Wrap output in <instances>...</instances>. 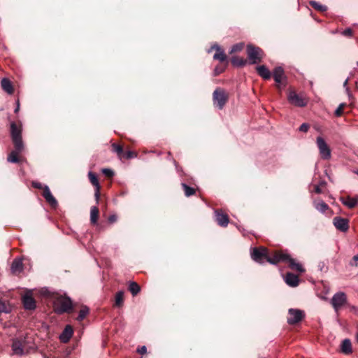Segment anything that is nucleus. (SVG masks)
Segmentation results:
<instances>
[{
  "instance_id": "nucleus-22",
  "label": "nucleus",
  "mask_w": 358,
  "mask_h": 358,
  "mask_svg": "<svg viewBox=\"0 0 358 358\" xmlns=\"http://www.w3.org/2000/svg\"><path fill=\"white\" fill-rule=\"evenodd\" d=\"M285 280L288 285L293 287H296L299 282L298 275L292 273H287L286 274Z\"/></svg>"
},
{
  "instance_id": "nucleus-43",
  "label": "nucleus",
  "mask_w": 358,
  "mask_h": 358,
  "mask_svg": "<svg viewBox=\"0 0 358 358\" xmlns=\"http://www.w3.org/2000/svg\"><path fill=\"white\" fill-rule=\"evenodd\" d=\"M32 187L36 189H42V190H43V188L44 187V186L41 182H36V181L32 182Z\"/></svg>"
},
{
  "instance_id": "nucleus-7",
  "label": "nucleus",
  "mask_w": 358,
  "mask_h": 358,
  "mask_svg": "<svg viewBox=\"0 0 358 358\" xmlns=\"http://www.w3.org/2000/svg\"><path fill=\"white\" fill-rule=\"evenodd\" d=\"M287 100L292 105L297 107H304L308 101L303 94H296L294 91H290L287 95Z\"/></svg>"
},
{
  "instance_id": "nucleus-8",
  "label": "nucleus",
  "mask_w": 358,
  "mask_h": 358,
  "mask_svg": "<svg viewBox=\"0 0 358 358\" xmlns=\"http://www.w3.org/2000/svg\"><path fill=\"white\" fill-rule=\"evenodd\" d=\"M346 303L347 296L343 292L336 293L331 300V303L336 312H338Z\"/></svg>"
},
{
  "instance_id": "nucleus-38",
  "label": "nucleus",
  "mask_w": 358,
  "mask_h": 358,
  "mask_svg": "<svg viewBox=\"0 0 358 358\" xmlns=\"http://www.w3.org/2000/svg\"><path fill=\"white\" fill-rule=\"evenodd\" d=\"M135 157H136V152H134L133 151H124L122 159H129L134 158Z\"/></svg>"
},
{
  "instance_id": "nucleus-49",
  "label": "nucleus",
  "mask_w": 358,
  "mask_h": 358,
  "mask_svg": "<svg viewBox=\"0 0 358 358\" xmlns=\"http://www.w3.org/2000/svg\"><path fill=\"white\" fill-rule=\"evenodd\" d=\"M315 192L317 194H320L322 192V189H320V187L318 185H316L315 187Z\"/></svg>"
},
{
  "instance_id": "nucleus-15",
  "label": "nucleus",
  "mask_w": 358,
  "mask_h": 358,
  "mask_svg": "<svg viewBox=\"0 0 358 358\" xmlns=\"http://www.w3.org/2000/svg\"><path fill=\"white\" fill-rule=\"evenodd\" d=\"M284 74V70L280 66L276 67L273 70V78L277 84L276 86L278 89L280 90H281L284 87V85H282Z\"/></svg>"
},
{
  "instance_id": "nucleus-14",
  "label": "nucleus",
  "mask_w": 358,
  "mask_h": 358,
  "mask_svg": "<svg viewBox=\"0 0 358 358\" xmlns=\"http://www.w3.org/2000/svg\"><path fill=\"white\" fill-rule=\"evenodd\" d=\"M215 220L218 225L222 227H226L229 222V219L227 214L223 213L222 210H215Z\"/></svg>"
},
{
  "instance_id": "nucleus-55",
  "label": "nucleus",
  "mask_w": 358,
  "mask_h": 358,
  "mask_svg": "<svg viewBox=\"0 0 358 358\" xmlns=\"http://www.w3.org/2000/svg\"><path fill=\"white\" fill-rule=\"evenodd\" d=\"M357 64L358 65V62H357Z\"/></svg>"
},
{
  "instance_id": "nucleus-27",
  "label": "nucleus",
  "mask_w": 358,
  "mask_h": 358,
  "mask_svg": "<svg viewBox=\"0 0 358 358\" xmlns=\"http://www.w3.org/2000/svg\"><path fill=\"white\" fill-rule=\"evenodd\" d=\"M23 269V264L22 260L15 259L11 264V271L13 273H20Z\"/></svg>"
},
{
  "instance_id": "nucleus-34",
  "label": "nucleus",
  "mask_w": 358,
  "mask_h": 358,
  "mask_svg": "<svg viewBox=\"0 0 358 358\" xmlns=\"http://www.w3.org/2000/svg\"><path fill=\"white\" fill-rule=\"evenodd\" d=\"M128 289L134 296L136 295L141 290L140 286L136 282H131Z\"/></svg>"
},
{
  "instance_id": "nucleus-4",
  "label": "nucleus",
  "mask_w": 358,
  "mask_h": 358,
  "mask_svg": "<svg viewBox=\"0 0 358 358\" xmlns=\"http://www.w3.org/2000/svg\"><path fill=\"white\" fill-rule=\"evenodd\" d=\"M55 310L58 314L70 313L72 310V301L68 298H58L54 303Z\"/></svg>"
},
{
  "instance_id": "nucleus-46",
  "label": "nucleus",
  "mask_w": 358,
  "mask_h": 358,
  "mask_svg": "<svg viewBox=\"0 0 358 358\" xmlns=\"http://www.w3.org/2000/svg\"><path fill=\"white\" fill-rule=\"evenodd\" d=\"M117 217L116 215H111L109 216L108 220L110 223H114L117 221Z\"/></svg>"
},
{
  "instance_id": "nucleus-44",
  "label": "nucleus",
  "mask_w": 358,
  "mask_h": 358,
  "mask_svg": "<svg viewBox=\"0 0 358 358\" xmlns=\"http://www.w3.org/2000/svg\"><path fill=\"white\" fill-rule=\"evenodd\" d=\"M358 262V255H356L353 257L352 260L350 262V264L352 266H357Z\"/></svg>"
},
{
  "instance_id": "nucleus-18",
  "label": "nucleus",
  "mask_w": 358,
  "mask_h": 358,
  "mask_svg": "<svg viewBox=\"0 0 358 358\" xmlns=\"http://www.w3.org/2000/svg\"><path fill=\"white\" fill-rule=\"evenodd\" d=\"M25 342L22 340L15 339L13 341L12 350L13 353L17 355H22L24 354V348Z\"/></svg>"
},
{
  "instance_id": "nucleus-30",
  "label": "nucleus",
  "mask_w": 358,
  "mask_h": 358,
  "mask_svg": "<svg viewBox=\"0 0 358 358\" xmlns=\"http://www.w3.org/2000/svg\"><path fill=\"white\" fill-rule=\"evenodd\" d=\"M315 208L320 212L324 213L329 210V206L323 201H320L314 203Z\"/></svg>"
},
{
  "instance_id": "nucleus-47",
  "label": "nucleus",
  "mask_w": 358,
  "mask_h": 358,
  "mask_svg": "<svg viewBox=\"0 0 358 358\" xmlns=\"http://www.w3.org/2000/svg\"><path fill=\"white\" fill-rule=\"evenodd\" d=\"M147 351L145 346H142L139 348H138L137 352L141 355L145 354Z\"/></svg>"
},
{
  "instance_id": "nucleus-32",
  "label": "nucleus",
  "mask_w": 358,
  "mask_h": 358,
  "mask_svg": "<svg viewBox=\"0 0 358 358\" xmlns=\"http://www.w3.org/2000/svg\"><path fill=\"white\" fill-rule=\"evenodd\" d=\"M89 312H90L89 308L87 307L86 306H83L81 309L79 311V315H78V317L76 318V320L79 322L83 321L86 317V316L89 314Z\"/></svg>"
},
{
  "instance_id": "nucleus-12",
  "label": "nucleus",
  "mask_w": 358,
  "mask_h": 358,
  "mask_svg": "<svg viewBox=\"0 0 358 358\" xmlns=\"http://www.w3.org/2000/svg\"><path fill=\"white\" fill-rule=\"evenodd\" d=\"M333 224L338 230L342 232H346L349 229V220L346 218L335 217Z\"/></svg>"
},
{
  "instance_id": "nucleus-11",
  "label": "nucleus",
  "mask_w": 358,
  "mask_h": 358,
  "mask_svg": "<svg viewBox=\"0 0 358 358\" xmlns=\"http://www.w3.org/2000/svg\"><path fill=\"white\" fill-rule=\"evenodd\" d=\"M22 303L26 310H34L36 308V301L30 292L22 296Z\"/></svg>"
},
{
  "instance_id": "nucleus-17",
  "label": "nucleus",
  "mask_w": 358,
  "mask_h": 358,
  "mask_svg": "<svg viewBox=\"0 0 358 358\" xmlns=\"http://www.w3.org/2000/svg\"><path fill=\"white\" fill-rule=\"evenodd\" d=\"M215 50L216 52L213 56V59L215 60H218L220 62H224L227 61V55L224 53V50L217 45L214 44L211 46L210 50H208V52H210V50Z\"/></svg>"
},
{
  "instance_id": "nucleus-24",
  "label": "nucleus",
  "mask_w": 358,
  "mask_h": 358,
  "mask_svg": "<svg viewBox=\"0 0 358 358\" xmlns=\"http://www.w3.org/2000/svg\"><path fill=\"white\" fill-rule=\"evenodd\" d=\"M256 71H257L258 75L265 80H268L271 76V73L270 71L264 65H261V66H257Z\"/></svg>"
},
{
  "instance_id": "nucleus-6",
  "label": "nucleus",
  "mask_w": 358,
  "mask_h": 358,
  "mask_svg": "<svg viewBox=\"0 0 358 358\" xmlns=\"http://www.w3.org/2000/svg\"><path fill=\"white\" fill-rule=\"evenodd\" d=\"M268 250L265 247L253 248L251 252L252 259L259 264H264L268 258Z\"/></svg>"
},
{
  "instance_id": "nucleus-31",
  "label": "nucleus",
  "mask_w": 358,
  "mask_h": 358,
  "mask_svg": "<svg viewBox=\"0 0 358 358\" xmlns=\"http://www.w3.org/2000/svg\"><path fill=\"white\" fill-rule=\"evenodd\" d=\"M111 147H112V151L116 152L118 157L120 159H122V156H123L124 151L123 150V147L122 145H118L115 143L111 145Z\"/></svg>"
},
{
  "instance_id": "nucleus-21",
  "label": "nucleus",
  "mask_w": 358,
  "mask_h": 358,
  "mask_svg": "<svg viewBox=\"0 0 358 358\" xmlns=\"http://www.w3.org/2000/svg\"><path fill=\"white\" fill-rule=\"evenodd\" d=\"M341 352L346 355L352 353V346L351 341L349 338L344 339L341 344Z\"/></svg>"
},
{
  "instance_id": "nucleus-42",
  "label": "nucleus",
  "mask_w": 358,
  "mask_h": 358,
  "mask_svg": "<svg viewBox=\"0 0 358 358\" xmlns=\"http://www.w3.org/2000/svg\"><path fill=\"white\" fill-rule=\"evenodd\" d=\"M310 128V125L308 124V123H303L300 127H299V131H301V132H307L308 131Z\"/></svg>"
},
{
  "instance_id": "nucleus-56",
  "label": "nucleus",
  "mask_w": 358,
  "mask_h": 358,
  "mask_svg": "<svg viewBox=\"0 0 358 358\" xmlns=\"http://www.w3.org/2000/svg\"><path fill=\"white\" fill-rule=\"evenodd\" d=\"M357 173L358 174V172Z\"/></svg>"
},
{
  "instance_id": "nucleus-50",
  "label": "nucleus",
  "mask_w": 358,
  "mask_h": 358,
  "mask_svg": "<svg viewBox=\"0 0 358 358\" xmlns=\"http://www.w3.org/2000/svg\"><path fill=\"white\" fill-rule=\"evenodd\" d=\"M20 110V102L19 100L17 101V107L15 109V113H17Z\"/></svg>"
},
{
  "instance_id": "nucleus-54",
  "label": "nucleus",
  "mask_w": 358,
  "mask_h": 358,
  "mask_svg": "<svg viewBox=\"0 0 358 358\" xmlns=\"http://www.w3.org/2000/svg\"><path fill=\"white\" fill-rule=\"evenodd\" d=\"M357 340H358V333H357Z\"/></svg>"
},
{
  "instance_id": "nucleus-33",
  "label": "nucleus",
  "mask_w": 358,
  "mask_h": 358,
  "mask_svg": "<svg viewBox=\"0 0 358 358\" xmlns=\"http://www.w3.org/2000/svg\"><path fill=\"white\" fill-rule=\"evenodd\" d=\"M310 5L315 10L320 12H325L327 10V7L324 5H322L316 1H310Z\"/></svg>"
},
{
  "instance_id": "nucleus-36",
  "label": "nucleus",
  "mask_w": 358,
  "mask_h": 358,
  "mask_svg": "<svg viewBox=\"0 0 358 358\" xmlns=\"http://www.w3.org/2000/svg\"><path fill=\"white\" fill-rule=\"evenodd\" d=\"M182 187L184 190L185 194L186 196H190L195 194V189L185 183H182Z\"/></svg>"
},
{
  "instance_id": "nucleus-39",
  "label": "nucleus",
  "mask_w": 358,
  "mask_h": 358,
  "mask_svg": "<svg viewBox=\"0 0 358 358\" xmlns=\"http://www.w3.org/2000/svg\"><path fill=\"white\" fill-rule=\"evenodd\" d=\"M345 106V103H341L339 105V106L337 108V109L335 110V115L336 117H340L343 115V109H344V107Z\"/></svg>"
},
{
  "instance_id": "nucleus-53",
  "label": "nucleus",
  "mask_w": 358,
  "mask_h": 358,
  "mask_svg": "<svg viewBox=\"0 0 358 358\" xmlns=\"http://www.w3.org/2000/svg\"><path fill=\"white\" fill-rule=\"evenodd\" d=\"M227 66V63L224 64V67H225V66Z\"/></svg>"
},
{
  "instance_id": "nucleus-28",
  "label": "nucleus",
  "mask_w": 358,
  "mask_h": 358,
  "mask_svg": "<svg viewBox=\"0 0 358 358\" xmlns=\"http://www.w3.org/2000/svg\"><path fill=\"white\" fill-rule=\"evenodd\" d=\"M231 62L233 66H237V67H241L246 64V60L243 58L238 56L232 57L231 59Z\"/></svg>"
},
{
  "instance_id": "nucleus-16",
  "label": "nucleus",
  "mask_w": 358,
  "mask_h": 358,
  "mask_svg": "<svg viewBox=\"0 0 358 358\" xmlns=\"http://www.w3.org/2000/svg\"><path fill=\"white\" fill-rule=\"evenodd\" d=\"M89 179L90 180V182L95 187V193L94 196L96 201V203H99L100 201V185L99 183L98 178L92 172H90L88 174Z\"/></svg>"
},
{
  "instance_id": "nucleus-19",
  "label": "nucleus",
  "mask_w": 358,
  "mask_h": 358,
  "mask_svg": "<svg viewBox=\"0 0 358 358\" xmlns=\"http://www.w3.org/2000/svg\"><path fill=\"white\" fill-rule=\"evenodd\" d=\"M341 201L343 205L349 208H353L358 204V195L355 196H346L341 198Z\"/></svg>"
},
{
  "instance_id": "nucleus-48",
  "label": "nucleus",
  "mask_w": 358,
  "mask_h": 358,
  "mask_svg": "<svg viewBox=\"0 0 358 358\" xmlns=\"http://www.w3.org/2000/svg\"><path fill=\"white\" fill-rule=\"evenodd\" d=\"M348 78L345 80V82L343 83V87L345 88L346 92L349 94L350 93V89L348 87Z\"/></svg>"
},
{
  "instance_id": "nucleus-10",
  "label": "nucleus",
  "mask_w": 358,
  "mask_h": 358,
  "mask_svg": "<svg viewBox=\"0 0 358 358\" xmlns=\"http://www.w3.org/2000/svg\"><path fill=\"white\" fill-rule=\"evenodd\" d=\"M303 311L299 309L290 308L289 310V317L287 318V322L289 324H295L304 317Z\"/></svg>"
},
{
  "instance_id": "nucleus-41",
  "label": "nucleus",
  "mask_w": 358,
  "mask_h": 358,
  "mask_svg": "<svg viewBox=\"0 0 358 358\" xmlns=\"http://www.w3.org/2000/svg\"><path fill=\"white\" fill-rule=\"evenodd\" d=\"M103 173L107 177V178H112L114 176V172L108 169H104L102 171Z\"/></svg>"
},
{
  "instance_id": "nucleus-13",
  "label": "nucleus",
  "mask_w": 358,
  "mask_h": 358,
  "mask_svg": "<svg viewBox=\"0 0 358 358\" xmlns=\"http://www.w3.org/2000/svg\"><path fill=\"white\" fill-rule=\"evenodd\" d=\"M42 196L44 197L45 201L51 206L52 208H55L58 206V202L56 199L52 194L50 188L45 185L43 188Z\"/></svg>"
},
{
  "instance_id": "nucleus-35",
  "label": "nucleus",
  "mask_w": 358,
  "mask_h": 358,
  "mask_svg": "<svg viewBox=\"0 0 358 358\" xmlns=\"http://www.w3.org/2000/svg\"><path fill=\"white\" fill-rule=\"evenodd\" d=\"M11 311V307L5 301L0 299V313H8Z\"/></svg>"
},
{
  "instance_id": "nucleus-25",
  "label": "nucleus",
  "mask_w": 358,
  "mask_h": 358,
  "mask_svg": "<svg viewBox=\"0 0 358 358\" xmlns=\"http://www.w3.org/2000/svg\"><path fill=\"white\" fill-rule=\"evenodd\" d=\"M22 151H18L14 148L13 150L8 156L7 160L11 163H20L21 159L18 156Z\"/></svg>"
},
{
  "instance_id": "nucleus-9",
  "label": "nucleus",
  "mask_w": 358,
  "mask_h": 358,
  "mask_svg": "<svg viewBox=\"0 0 358 358\" xmlns=\"http://www.w3.org/2000/svg\"><path fill=\"white\" fill-rule=\"evenodd\" d=\"M247 52L250 64H255L262 61V50L259 48L248 45L247 46Z\"/></svg>"
},
{
  "instance_id": "nucleus-29",
  "label": "nucleus",
  "mask_w": 358,
  "mask_h": 358,
  "mask_svg": "<svg viewBox=\"0 0 358 358\" xmlns=\"http://www.w3.org/2000/svg\"><path fill=\"white\" fill-rule=\"evenodd\" d=\"M124 303V292L122 291H120L116 293L115 297V303L114 306L116 307H122Z\"/></svg>"
},
{
  "instance_id": "nucleus-51",
  "label": "nucleus",
  "mask_w": 358,
  "mask_h": 358,
  "mask_svg": "<svg viewBox=\"0 0 358 358\" xmlns=\"http://www.w3.org/2000/svg\"><path fill=\"white\" fill-rule=\"evenodd\" d=\"M352 310H356V308H355V306H352Z\"/></svg>"
},
{
  "instance_id": "nucleus-26",
  "label": "nucleus",
  "mask_w": 358,
  "mask_h": 358,
  "mask_svg": "<svg viewBox=\"0 0 358 358\" xmlns=\"http://www.w3.org/2000/svg\"><path fill=\"white\" fill-rule=\"evenodd\" d=\"M99 217V210L97 206H92L90 209V222L92 224L97 223Z\"/></svg>"
},
{
  "instance_id": "nucleus-40",
  "label": "nucleus",
  "mask_w": 358,
  "mask_h": 358,
  "mask_svg": "<svg viewBox=\"0 0 358 358\" xmlns=\"http://www.w3.org/2000/svg\"><path fill=\"white\" fill-rule=\"evenodd\" d=\"M224 70H225V67H224V66H215V68L214 69V73H213L214 76H217L220 75V73L224 72Z\"/></svg>"
},
{
  "instance_id": "nucleus-45",
  "label": "nucleus",
  "mask_w": 358,
  "mask_h": 358,
  "mask_svg": "<svg viewBox=\"0 0 358 358\" xmlns=\"http://www.w3.org/2000/svg\"><path fill=\"white\" fill-rule=\"evenodd\" d=\"M343 34L345 36H352V30L350 28L345 29L343 31Z\"/></svg>"
},
{
  "instance_id": "nucleus-1",
  "label": "nucleus",
  "mask_w": 358,
  "mask_h": 358,
  "mask_svg": "<svg viewBox=\"0 0 358 358\" xmlns=\"http://www.w3.org/2000/svg\"><path fill=\"white\" fill-rule=\"evenodd\" d=\"M266 262L272 264H277L279 262H285L288 264L289 267L292 270L299 273H303L304 271V269L300 263L296 262L295 259L292 258L289 255L281 252H275L272 255H270L268 252Z\"/></svg>"
},
{
  "instance_id": "nucleus-20",
  "label": "nucleus",
  "mask_w": 358,
  "mask_h": 358,
  "mask_svg": "<svg viewBox=\"0 0 358 358\" xmlns=\"http://www.w3.org/2000/svg\"><path fill=\"white\" fill-rule=\"evenodd\" d=\"M73 331L70 325L66 326L64 331L59 336V339L62 343H68L70 338L72 337Z\"/></svg>"
},
{
  "instance_id": "nucleus-5",
  "label": "nucleus",
  "mask_w": 358,
  "mask_h": 358,
  "mask_svg": "<svg viewBox=\"0 0 358 358\" xmlns=\"http://www.w3.org/2000/svg\"><path fill=\"white\" fill-rule=\"evenodd\" d=\"M316 144L321 158L324 160L330 159L331 157V150L324 139L321 136H318L316 139Z\"/></svg>"
},
{
  "instance_id": "nucleus-37",
  "label": "nucleus",
  "mask_w": 358,
  "mask_h": 358,
  "mask_svg": "<svg viewBox=\"0 0 358 358\" xmlns=\"http://www.w3.org/2000/svg\"><path fill=\"white\" fill-rule=\"evenodd\" d=\"M243 48L244 44L243 43H236L231 47L229 53L233 54L235 52H240L243 49Z\"/></svg>"
},
{
  "instance_id": "nucleus-3",
  "label": "nucleus",
  "mask_w": 358,
  "mask_h": 358,
  "mask_svg": "<svg viewBox=\"0 0 358 358\" xmlns=\"http://www.w3.org/2000/svg\"><path fill=\"white\" fill-rule=\"evenodd\" d=\"M229 100V94L225 90L217 87L213 93V101L215 106L222 110Z\"/></svg>"
},
{
  "instance_id": "nucleus-23",
  "label": "nucleus",
  "mask_w": 358,
  "mask_h": 358,
  "mask_svg": "<svg viewBox=\"0 0 358 358\" xmlns=\"http://www.w3.org/2000/svg\"><path fill=\"white\" fill-rule=\"evenodd\" d=\"M1 85L3 91L9 94L14 92V88L10 80L7 78H3L1 81Z\"/></svg>"
},
{
  "instance_id": "nucleus-52",
  "label": "nucleus",
  "mask_w": 358,
  "mask_h": 358,
  "mask_svg": "<svg viewBox=\"0 0 358 358\" xmlns=\"http://www.w3.org/2000/svg\"><path fill=\"white\" fill-rule=\"evenodd\" d=\"M227 66V63L224 64V67H225V66Z\"/></svg>"
},
{
  "instance_id": "nucleus-2",
  "label": "nucleus",
  "mask_w": 358,
  "mask_h": 358,
  "mask_svg": "<svg viewBox=\"0 0 358 358\" xmlns=\"http://www.w3.org/2000/svg\"><path fill=\"white\" fill-rule=\"evenodd\" d=\"M22 125L21 122H11L10 127V134L14 148L18 151H23L24 143L22 141Z\"/></svg>"
}]
</instances>
